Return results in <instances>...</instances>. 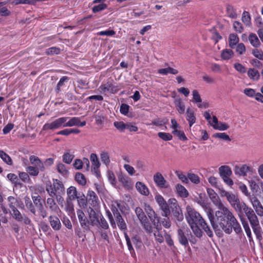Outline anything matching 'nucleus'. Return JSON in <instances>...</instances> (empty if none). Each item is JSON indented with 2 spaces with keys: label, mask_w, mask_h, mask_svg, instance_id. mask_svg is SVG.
Segmentation results:
<instances>
[{
  "label": "nucleus",
  "mask_w": 263,
  "mask_h": 263,
  "mask_svg": "<svg viewBox=\"0 0 263 263\" xmlns=\"http://www.w3.org/2000/svg\"><path fill=\"white\" fill-rule=\"evenodd\" d=\"M77 214L81 227L86 231L89 230V221L84 212L81 210H78Z\"/></svg>",
  "instance_id": "ddd939ff"
},
{
  "label": "nucleus",
  "mask_w": 263,
  "mask_h": 263,
  "mask_svg": "<svg viewBox=\"0 0 263 263\" xmlns=\"http://www.w3.org/2000/svg\"><path fill=\"white\" fill-rule=\"evenodd\" d=\"M250 167L247 164H243L239 166H235L234 171L236 175L245 176L247 175V173L250 171Z\"/></svg>",
  "instance_id": "a211bd4d"
},
{
  "label": "nucleus",
  "mask_w": 263,
  "mask_h": 263,
  "mask_svg": "<svg viewBox=\"0 0 263 263\" xmlns=\"http://www.w3.org/2000/svg\"><path fill=\"white\" fill-rule=\"evenodd\" d=\"M58 172L63 176H65L68 174V171L66 169L65 165L62 163H59L57 165Z\"/></svg>",
  "instance_id": "864d4df0"
},
{
  "label": "nucleus",
  "mask_w": 263,
  "mask_h": 263,
  "mask_svg": "<svg viewBox=\"0 0 263 263\" xmlns=\"http://www.w3.org/2000/svg\"><path fill=\"white\" fill-rule=\"evenodd\" d=\"M114 217L119 229L122 231H126L127 230L126 224L120 213H114Z\"/></svg>",
  "instance_id": "412c9836"
},
{
  "label": "nucleus",
  "mask_w": 263,
  "mask_h": 263,
  "mask_svg": "<svg viewBox=\"0 0 263 263\" xmlns=\"http://www.w3.org/2000/svg\"><path fill=\"white\" fill-rule=\"evenodd\" d=\"M172 134L178 137V138L182 141H186L187 140L183 131L175 129L172 131Z\"/></svg>",
  "instance_id": "603ef678"
},
{
  "label": "nucleus",
  "mask_w": 263,
  "mask_h": 263,
  "mask_svg": "<svg viewBox=\"0 0 263 263\" xmlns=\"http://www.w3.org/2000/svg\"><path fill=\"white\" fill-rule=\"evenodd\" d=\"M175 174L178 177V178L183 183L187 184L189 183L187 176L186 177L185 175L183 174L182 172H180L179 171H176Z\"/></svg>",
  "instance_id": "0e129e2a"
},
{
  "label": "nucleus",
  "mask_w": 263,
  "mask_h": 263,
  "mask_svg": "<svg viewBox=\"0 0 263 263\" xmlns=\"http://www.w3.org/2000/svg\"><path fill=\"white\" fill-rule=\"evenodd\" d=\"M153 179L157 187L160 189H166L168 187V184L160 173H156L154 175Z\"/></svg>",
  "instance_id": "4468645a"
},
{
  "label": "nucleus",
  "mask_w": 263,
  "mask_h": 263,
  "mask_svg": "<svg viewBox=\"0 0 263 263\" xmlns=\"http://www.w3.org/2000/svg\"><path fill=\"white\" fill-rule=\"evenodd\" d=\"M54 198V197H52L48 198L47 199V204L50 210L53 211H56L58 209V206Z\"/></svg>",
  "instance_id": "a19ab883"
},
{
  "label": "nucleus",
  "mask_w": 263,
  "mask_h": 263,
  "mask_svg": "<svg viewBox=\"0 0 263 263\" xmlns=\"http://www.w3.org/2000/svg\"><path fill=\"white\" fill-rule=\"evenodd\" d=\"M90 160L91 162V170L94 172L96 175H99L98 169L100 166V163L99 161L97 155L95 153L91 154Z\"/></svg>",
  "instance_id": "f3484780"
},
{
  "label": "nucleus",
  "mask_w": 263,
  "mask_h": 263,
  "mask_svg": "<svg viewBox=\"0 0 263 263\" xmlns=\"http://www.w3.org/2000/svg\"><path fill=\"white\" fill-rule=\"evenodd\" d=\"M144 208L151 221L154 222L157 218L155 211L153 210L151 206L147 204H144Z\"/></svg>",
  "instance_id": "393cba45"
},
{
  "label": "nucleus",
  "mask_w": 263,
  "mask_h": 263,
  "mask_svg": "<svg viewBox=\"0 0 263 263\" xmlns=\"http://www.w3.org/2000/svg\"><path fill=\"white\" fill-rule=\"evenodd\" d=\"M78 204L80 208H84L87 205V199H85V195L82 194V195H79V196L77 198Z\"/></svg>",
  "instance_id": "09e8293b"
},
{
  "label": "nucleus",
  "mask_w": 263,
  "mask_h": 263,
  "mask_svg": "<svg viewBox=\"0 0 263 263\" xmlns=\"http://www.w3.org/2000/svg\"><path fill=\"white\" fill-rule=\"evenodd\" d=\"M46 191L50 197H54L58 194H65V187L62 182L57 179H53L46 184Z\"/></svg>",
  "instance_id": "0eeeda50"
},
{
  "label": "nucleus",
  "mask_w": 263,
  "mask_h": 263,
  "mask_svg": "<svg viewBox=\"0 0 263 263\" xmlns=\"http://www.w3.org/2000/svg\"><path fill=\"white\" fill-rule=\"evenodd\" d=\"M65 209L69 215L73 214L74 213V205L73 201L66 200Z\"/></svg>",
  "instance_id": "c03bdc74"
},
{
  "label": "nucleus",
  "mask_w": 263,
  "mask_h": 263,
  "mask_svg": "<svg viewBox=\"0 0 263 263\" xmlns=\"http://www.w3.org/2000/svg\"><path fill=\"white\" fill-rule=\"evenodd\" d=\"M0 157L7 164L12 165L13 161L11 157L2 150H0Z\"/></svg>",
  "instance_id": "e433bc0d"
},
{
  "label": "nucleus",
  "mask_w": 263,
  "mask_h": 263,
  "mask_svg": "<svg viewBox=\"0 0 263 263\" xmlns=\"http://www.w3.org/2000/svg\"><path fill=\"white\" fill-rule=\"evenodd\" d=\"M248 77L253 80H258L259 78L260 74L258 71L255 68H250L248 71Z\"/></svg>",
  "instance_id": "c9c22d12"
},
{
  "label": "nucleus",
  "mask_w": 263,
  "mask_h": 263,
  "mask_svg": "<svg viewBox=\"0 0 263 263\" xmlns=\"http://www.w3.org/2000/svg\"><path fill=\"white\" fill-rule=\"evenodd\" d=\"M100 89L103 92H110L111 93H116L118 90V86L113 83L112 80L108 81L106 83L102 84L100 87Z\"/></svg>",
  "instance_id": "f8f14e48"
},
{
  "label": "nucleus",
  "mask_w": 263,
  "mask_h": 263,
  "mask_svg": "<svg viewBox=\"0 0 263 263\" xmlns=\"http://www.w3.org/2000/svg\"><path fill=\"white\" fill-rule=\"evenodd\" d=\"M155 237V240L159 243H162L164 241L162 234L160 232V229L157 227H156V230L153 231L152 234Z\"/></svg>",
  "instance_id": "37998d69"
},
{
  "label": "nucleus",
  "mask_w": 263,
  "mask_h": 263,
  "mask_svg": "<svg viewBox=\"0 0 263 263\" xmlns=\"http://www.w3.org/2000/svg\"><path fill=\"white\" fill-rule=\"evenodd\" d=\"M176 191L181 197L186 198L189 196V193L187 190L180 184H177L176 185Z\"/></svg>",
  "instance_id": "c85d7f7f"
},
{
  "label": "nucleus",
  "mask_w": 263,
  "mask_h": 263,
  "mask_svg": "<svg viewBox=\"0 0 263 263\" xmlns=\"http://www.w3.org/2000/svg\"><path fill=\"white\" fill-rule=\"evenodd\" d=\"M75 179L79 184L82 185H84L86 183V181L85 176L82 173H76L75 175Z\"/></svg>",
  "instance_id": "de8ad7c7"
},
{
  "label": "nucleus",
  "mask_w": 263,
  "mask_h": 263,
  "mask_svg": "<svg viewBox=\"0 0 263 263\" xmlns=\"http://www.w3.org/2000/svg\"><path fill=\"white\" fill-rule=\"evenodd\" d=\"M227 14L231 18H236L238 14L236 10L231 5H227L226 7Z\"/></svg>",
  "instance_id": "473e14b6"
},
{
  "label": "nucleus",
  "mask_w": 263,
  "mask_h": 263,
  "mask_svg": "<svg viewBox=\"0 0 263 263\" xmlns=\"http://www.w3.org/2000/svg\"><path fill=\"white\" fill-rule=\"evenodd\" d=\"M49 220L52 229L54 230H59L61 229V224L59 219L55 216H50Z\"/></svg>",
  "instance_id": "5701e85b"
},
{
  "label": "nucleus",
  "mask_w": 263,
  "mask_h": 263,
  "mask_svg": "<svg viewBox=\"0 0 263 263\" xmlns=\"http://www.w3.org/2000/svg\"><path fill=\"white\" fill-rule=\"evenodd\" d=\"M158 137L164 141H170L173 138V136L170 133L159 132L158 134Z\"/></svg>",
  "instance_id": "052dcab7"
},
{
  "label": "nucleus",
  "mask_w": 263,
  "mask_h": 263,
  "mask_svg": "<svg viewBox=\"0 0 263 263\" xmlns=\"http://www.w3.org/2000/svg\"><path fill=\"white\" fill-rule=\"evenodd\" d=\"M73 154H71L69 152H66L63 155V161L66 164H70L74 158Z\"/></svg>",
  "instance_id": "a18cd8bd"
},
{
  "label": "nucleus",
  "mask_w": 263,
  "mask_h": 263,
  "mask_svg": "<svg viewBox=\"0 0 263 263\" xmlns=\"http://www.w3.org/2000/svg\"><path fill=\"white\" fill-rule=\"evenodd\" d=\"M60 49L55 47H52L46 50L45 53L48 55L58 54L60 53Z\"/></svg>",
  "instance_id": "4d7b16f0"
},
{
  "label": "nucleus",
  "mask_w": 263,
  "mask_h": 263,
  "mask_svg": "<svg viewBox=\"0 0 263 263\" xmlns=\"http://www.w3.org/2000/svg\"><path fill=\"white\" fill-rule=\"evenodd\" d=\"M118 180L121 182L124 186H128L130 182V178L126 175L122 173L118 176Z\"/></svg>",
  "instance_id": "79ce46f5"
},
{
  "label": "nucleus",
  "mask_w": 263,
  "mask_h": 263,
  "mask_svg": "<svg viewBox=\"0 0 263 263\" xmlns=\"http://www.w3.org/2000/svg\"><path fill=\"white\" fill-rule=\"evenodd\" d=\"M107 8V5L104 3H101L98 5L95 6L92 8V11L93 13H97L103 10H104Z\"/></svg>",
  "instance_id": "774afa93"
},
{
  "label": "nucleus",
  "mask_w": 263,
  "mask_h": 263,
  "mask_svg": "<svg viewBox=\"0 0 263 263\" xmlns=\"http://www.w3.org/2000/svg\"><path fill=\"white\" fill-rule=\"evenodd\" d=\"M216 204L219 206V210L215 212L214 215L210 210L207 215L216 235L222 237V231L230 234L233 229L236 233L240 234L242 232L241 226L233 213L220 202H216Z\"/></svg>",
  "instance_id": "f257e3e1"
},
{
  "label": "nucleus",
  "mask_w": 263,
  "mask_h": 263,
  "mask_svg": "<svg viewBox=\"0 0 263 263\" xmlns=\"http://www.w3.org/2000/svg\"><path fill=\"white\" fill-rule=\"evenodd\" d=\"M193 93V102L197 103V104L199 103H201L202 99L200 96L197 90H194L192 92Z\"/></svg>",
  "instance_id": "680f3d73"
},
{
  "label": "nucleus",
  "mask_w": 263,
  "mask_h": 263,
  "mask_svg": "<svg viewBox=\"0 0 263 263\" xmlns=\"http://www.w3.org/2000/svg\"><path fill=\"white\" fill-rule=\"evenodd\" d=\"M185 214V219L192 230L194 235L200 238L202 236V231L199 228L200 226L210 237L213 236L212 229L208 225L200 214L191 206L187 205Z\"/></svg>",
  "instance_id": "f03ea898"
},
{
  "label": "nucleus",
  "mask_w": 263,
  "mask_h": 263,
  "mask_svg": "<svg viewBox=\"0 0 263 263\" xmlns=\"http://www.w3.org/2000/svg\"><path fill=\"white\" fill-rule=\"evenodd\" d=\"M249 40L253 46L257 47L260 45L259 40L255 34L251 33L249 35Z\"/></svg>",
  "instance_id": "ea45409f"
},
{
  "label": "nucleus",
  "mask_w": 263,
  "mask_h": 263,
  "mask_svg": "<svg viewBox=\"0 0 263 263\" xmlns=\"http://www.w3.org/2000/svg\"><path fill=\"white\" fill-rule=\"evenodd\" d=\"M158 73L162 75H167L168 73L177 74L178 73V70L171 67H167L164 68L159 69Z\"/></svg>",
  "instance_id": "7c9ffc66"
},
{
  "label": "nucleus",
  "mask_w": 263,
  "mask_h": 263,
  "mask_svg": "<svg viewBox=\"0 0 263 263\" xmlns=\"http://www.w3.org/2000/svg\"><path fill=\"white\" fill-rule=\"evenodd\" d=\"M245 215L247 217L253 231L256 235V238L259 240L262 239V231L259 225L258 218L254 210L250 208L246 212Z\"/></svg>",
  "instance_id": "423d86ee"
},
{
  "label": "nucleus",
  "mask_w": 263,
  "mask_h": 263,
  "mask_svg": "<svg viewBox=\"0 0 263 263\" xmlns=\"http://www.w3.org/2000/svg\"><path fill=\"white\" fill-rule=\"evenodd\" d=\"M24 200L26 207L30 210L31 213L35 215L36 214V210L30 198L28 196H26L24 198Z\"/></svg>",
  "instance_id": "58836bf2"
},
{
  "label": "nucleus",
  "mask_w": 263,
  "mask_h": 263,
  "mask_svg": "<svg viewBox=\"0 0 263 263\" xmlns=\"http://www.w3.org/2000/svg\"><path fill=\"white\" fill-rule=\"evenodd\" d=\"M87 198L90 207L98 209L99 204V200L97 194L93 191L89 190L87 192Z\"/></svg>",
  "instance_id": "2eb2a0df"
},
{
  "label": "nucleus",
  "mask_w": 263,
  "mask_h": 263,
  "mask_svg": "<svg viewBox=\"0 0 263 263\" xmlns=\"http://www.w3.org/2000/svg\"><path fill=\"white\" fill-rule=\"evenodd\" d=\"M7 200L9 207L12 212L11 215L13 218L18 222H23L26 224H30V219L25 214H22L17 209V206L21 209H24V206L23 202L20 199L13 196H9Z\"/></svg>",
  "instance_id": "20e7f679"
},
{
  "label": "nucleus",
  "mask_w": 263,
  "mask_h": 263,
  "mask_svg": "<svg viewBox=\"0 0 263 263\" xmlns=\"http://www.w3.org/2000/svg\"><path fill=\"white\" fill-rule=\"evenodd\" d=\"M208 193L209 195L210 198L211 199L213 204L219 209V206L216 204V202H220L222 205H224L223 203L219 199V197L214 192L213 190L208 189Z\"/></svg>",
  "instance_id": "cd10ccee"
},
{
  "label": "nucleus",
  "mask_w": 263,
  "mask_h": 263,
  "mask_svg": "<svg viewBox=\"0 0 263 263\" xmlns=\"http://www.w3.org/2000/svg\"><path fill=\"white\" fill-rule=\"evenodd\" d=\"M213 137L216 138L221 139L226 141H230L231 140L229 136L225 133H217L213 135Z\"/></svg>",
  "instance_id": "5fc2aeb1"
},
{
  "label": "nucleus",
  "mask_w": 263,
  "mask_h": 263,
  "mask_svg": "<svg viewBox=\"0 0 263 263\" xmlns=\"http://www.w3.org/2000/svg\"><path fill=\"white\" fill-rule=\"evenodd\" d=\"M175 105L177 108L178 112L180 114H183L185 111V105L181 99H176L174 101Z\"/></svg>",
  "instance_id": "f704fd0d"
},
{
  "label": "nucleus",
  "mask_w": 263,
  "mask_h": 263,
  "mask_svg": "<svg viewBox=\"0 0 263 263\" xmlns=\"http://www.w3.org/2000/svg\"><path fill=\"white\" fill-rule=\"evenodd\" d=\"M97 209L90 206L87 209L89 224L92 226H98L100 215H102L100 212L97 211Z\"/></svg>",
  "instance_id": "9d476101"
},
{
  "label": "nucleus",
  "mask_w": 263,
  "mask_h": 263,
  "mask_svg": "<svg viewBox=\"0 0 263 263\" xmlns=\"http://www.w3.org/2000/svg\"><path fill=\"white\" fill-rule=\"evenodd\" d=\"M229 126L225 123L219 122L217 125L214 126V128L219 130H226L229 128Z\"/></svg>",
  "instance_id": "338daca9"
},
{
  "label": "nucleus",
  "mask_w": 263,
  "mask_h": 263,
  "mask_svg": "<svg viewBox=\"0 0 263 263\" xmlns=\"http://www.w3.org/2000/svg\"><path fill=\"white\" fill-rule=\"evenodd\" d=\"M29 161L31 165L26 167V171L32 177H36L39 175L40 171H45V166L43 162L37 156L31 155L29 157Z\"/></svg>",
  "instance_id": "39448f33"
},
{
  "label": "nucleus",
  "mask_w": 263,
  "mask_h": 263,
  "mask_svg": "<svg viewBox=\"0 0 263 263\" xmlns=\"http://www.w3.org/2000/svg\"><path fill=\"white\" fill-rule=\"evenodd\" d=\"M240 219L246 233V234L249 238V241L252 240L253 238L252 237L251 231L248 221L245 219L244 217H242L241 216H240Z\"/></svg>",
  "instance_id": "bb28decb"
},
{
  "label": "nucleus",
  "mask_w": 263,
  "mask_h": 263,
  "mask_svg": "<svg viewBox=\"0 0 263 263\" xmlns=\"http://www.w3.org/2000/svg\"><path fill=\"white\" fill-rule=\"evenodd\" d=\"M241 20L247 26L251 25V16L248 12L245 11L243 12Z\"/></svg>",
  "instance_id": "3c124183"
},
{
  "label": "nucleus",
  "mask_w": 263,
  "mask_h": 263,
  "mask_svg": "<svg viewBox=\"0 0 263 263\" xmlns=\"http://www.w3.org/2000/svg\"><path fill=\"white\" fill-rule=\"evenodd\" d=\"M186 120L189 123V125L191 127L193 124L196 122V117L194 115V111L190 108H187L186 112Z\"/></svg>",
  "instance_id": "c756f323"
},
{
  "label": "nucleus",
  "mask_w": 263,
  "mask_h": 263,
  "mask_svg": "<svg viewBox=\"0 0 263 263\" xmlns=\"http://www.w3.org/2000/svg\"><path fill=\"white\" fill-rule=\"evenodd\" d=\"M190 237H192V235L189 229L184 228L177 230L178 240L182 246L185 247L188 246Z\"/></svg>",
  "instance_id": "6e6552de"
},
{
  "label": "nucleus",
  "mask_w": 263,
  "mask_h": 263,
  "mask_svg": "<svg viewBox=\"0 0 263 263\" xmlns=\"http://www.w3.org/2000/svg\"><path fill=\"white\" fill-rule=\"evenodd\" d=\"M135 212L140 222L144 220H146V219H147L144 212L141 208L136 207L135 208Z\"/></svg>",
  "instance_id": "4c0bfd02"
},
{
  "label": "nucleus",
  "mask_w": 263,
  "mask_h": 263,
  "mask_svg": "<svg viewBox=\"0 0 263 263\" xmlns=\"http://www.w3.org/2000/svg\"><path fill=\"white\" fill-rule=\"evenodd\" d=\"M80 118L78 117H63L59 118L52 122L45 123L42 128L43 130H54L65 127L78 126Z\"/></svg>",
  "instance_id": "7ed1b4c3"
},
{
  "label": "nucleus",
  "mask_w": 263,
  "mask_h": 263,
  "mask_svg": "<svg viewBox=\"0 0 263 263\" xmlns=\"http://www.w3.org/2000/svg\"><path fill=\"white\" fill-rule=\"evenodd\" d=\"M155 198L162 211V215L167 217L170 214V210L164 198L161 195L158 194L155 196Z\"/></svg>",
  "instance_id": "1a4fd4ad"
},
{
  "label": "nucleus",
  "mask_w": 263,
  "mask_h": 263,
  "mask_svg": "<svg viewBox=\"0 0 263 263\" xmlns=\"http://www.w3.org/2000/svg\"><path fill=\"white\" fill-rule=\"evenodd\" d=\"M137 191L142 195L147 196L149 194V190L145 184L141 182H137L136 184Z\"/></svg>",
  "instance_id": "b1692460"
},
{
  "label": "nucleus",
  "mask_w": 263,
  "mask_h": 263,
  "mask_svg": "<svg viewBox=\"0 0 263 263\" xmlns=\"http://www.w3.org/2000/svg\"><path fill=\"white\" fill-rule=\"evenodd\" d=\"M227 199L232 206L239 200L237 196L231 192L227 197Z\"/></svg>",
  "instance_id": "e2e57ef3"
},
{
  "label": "nucleus",
  "mask_w": 263,
  "mask_h": 263,
  "mask_svg": "<svg viewBox=\"0 0 263 263\" xmlns=\"http://www.w3.org/2000/svg\"><path fill=\"white\" fill-rule=\"evenodd\" d=\"M188 180H190L192 183L198 184L200 182V178L197 175L193 173H189L187 174Z\"/></svg>",
  "instance_id": "6e6d98bb"
},
{
  "label": "nucleus",
  "mask_w": 263,
  "mask_h": 263,
  "mask_svg": "<svg viewBox=\"0 0 263 263\" xmlns=\"http://www.w3.org/2000/svg\"><path fill=\"white\" fill-rule=\"evenodd\" d=\"M234 52L231 49H224L223 50L221 54V57L224 60H228L230 59L233 55Z\"/></svg>",
  "instance_id": "49530a36"
},
{
  "label": "nucleus",
  "mask_w": 263,
  "mask_h": 263,
  "mask_svg": "<svg viewBox=\"0 0 263 263\" xmlns=\"http://www.w3.org/2000/svg\"><path fill=\"white\" fill-rule=\"evenodd\" d=\"M240 219L246 233V234L249 238V241L252 240L253 238L252 237L251 231L248 221L245 219L244 217H242L241 216H240Z\"/></svg>",
  "instance_id": "a878e982"
},
{
  "label": "nucleus",
  "mask_w": 263,
  "mask_h": 263,
  "mask_svg": "<svg viewBox=\"0 0 263 263\" xmlns=\"http://www.w3.org/2000/svg\"><path fill=\"white\" fill-rule=\"evenodd\" d=\"M218 171L220 177L223 178L230 177L232 174V172L229 166L222 165L219 167Z\"/></svg>",
  "instance_id": "4be33fe9"
},
{
  "label": "nucleus",
  "mask_w": 263,
  "mask_h": 263,
  "mask_svg": "<svg viewBox=\"0 0 263 263\" xmlns=\"http://www.w3.org/2000/svg\"><path fill=\"white\" fill-rule=\"evenodd\" d=\"M140 223L146 232L151 235L154 230L148 219H146V220H144Z\"/></svg>",
  "instance_id": "72a5a7b5"
},
{
  "label": "nucleus",
  "mask_w": 263,
  "mask_h": 263,
  "mask_svg": "<svg viewBox=\"0 0 263 263\" xmlns=\"http://www.w3.org/2000/svg\"><path fill=\"white\" fill-rule=\"evenodd\" d=\"M97 226H99L102 229L104 230H107L109 228V226L107 221L102 215H100V218L99 220V222Z\"/></svg>",
  "instance_id": "8fccbe9b"
},
{
  "label": "nucleus",
  "mask_w": 263,
  "mask_h": 263,
  "mask_svg": "<svg viewBox=\"0 0 263 263\" xmlns=\"http://www.w3.org/2000/svg\"><path fill=\"white\" fill-rule=\"evenodd\" d=\"M66 200L73 201L79 196L77 189L73 186H70L67 190Z\"/></svg>",
  "instance_id": "6ab92c4d"
},
{
  "label": "nucleus",
  "mask_w": 263,
  "mask_h": 263,
  "mask_svg": "<svg viewBox=\"0 0 263 263\" xmlns=\"http://www.w3.org/2000/svg\"><path fill=\"white\" fill-rule=\"evenodd\" d=\"M174 207L172 209L173 215L176 220L181 221L183 219L182 210L177 203H174Z\"/></svg>",
  "instance_id": "aec40b11"
},
{
  "label": "nucleus",
  "mask_w": 263,
  "mask_h": 263,
  "mask_svg": "<svg viewBox=\"0 0 263 263\" xmlns=\"http://www.w3.org/2000/svg\"><path fill=\"white\" fill-rule=\"evenodd\" d=\"M30 175L26 172H20L18 174L19 178L23 182L28 183L30 181Z\"/></svg>",
  "instance_id": "bf43d9fd"
},
{
  "label": "nucleus",
  "mask_w": 263,
  "mask_h": 263,
  "mask_svg": "<svg viewBox=\"0 0 263 263\" xmlns=\"http://www.w3.org/2000/svg\"><path fill=\"white\" fill-rule=\"evenodd\" d=\"M249 200L251 203V204L253 209L255 210L256 214L259 216H263V206L258 198L254 195H252V196L250 197Z\"/></svg>",
  "instance_id": "9b49d317"
},
{
  "label": "nucleus",
  "mask_w": 263,
  "mask_h": 263,
  "mask_svg": "<svg viewBox=\"0 0 263 263\" xmlns=\"http://www.w3.org/2000/svg\"><path fill=\"white\" fill-rule=\"evenodd\" d=\"M232 206L235 209L236 211L238 212L239 216L243 217L241 214L242 213H246V212L249 210L250 207H249L245 203L240 202L238 200L237 202L235 203Z\"/></svg>",
  "instance_id": "dca6fc26"
},
{
  "label": "nucleus",
  "mask_w": 263,
  "mask_h": 263,
  "mask_svg": "<svg viewBox=\"0 0 263 263\" xmlns=\"http://www.w3.org/2000/svg\"><path fill=\"white\" fill-rule=\"evenodd\" d=\"M234 29L238 33H241L243 31V27L241 23L238 21H235L233 25Z\"/></svg>",
  "instance_id": "69168bd1"
},
{
  "label": "nucleus",
  "mask_w": 263,
  "mask_h": 263,
  "mask_svg": "<svg viewBox=\"0 0 263 263\" xmlns=\"http://www.w3.org/2000/svg\"><path fill=\"white\" fill-rule=\"evenodd\" d=\"M101 160L102 162L105 165H107L110 163L109 156L108 153L103 152L100 155Z\"/></svg>",
  "instance_id": "13d9d810"
},
{
  "label": "nucleus",
  "mask_w": 263,
  "mask_h": 263,
  "mask_svg": "<svg viewBox=\"0 0 263 263\" xmlns=\"http://www.w3.org/2000/svg\"><path fill=\"white\" fill-rule=\"evenodd\" d=\"M239 39L237 35L234 33H231L229 36V45L231 48H234L235 46L238 43Z\"/></svg>",
  "instance_id": "2f4dec72"
}]
</instances>
